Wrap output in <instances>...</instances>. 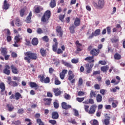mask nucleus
Masks as SVG:
<instances>
[{"label": "nucleus", "instance_id": "f257e3e1", "mask_svg": "<svg viewBox=\"0 0 125 125\" xmlns=\"http://www.w3.org/2000/svg\"><path fill=\"white\" fill-rule=\"evenodd\" d=\"M25 55L26 57H25L24 59L27 61V63H31V59H32V60H37L38 59L37 54L31 51L26 52L25 53Z\"/></svg>", "mask_w": 125, "mask_h": 125}, {"label": "nucleus", "instance_id": "f03ea898", "mask_svg": "<svg viewBox=\"0 0 125 125\" xmlns=\"http://www.w3.org/2000/svg\"><path fill=\"white\" fill-rule=\"evenodd\" d=\"M51 16V12L49 10H47L44 13L43 16L42 17L41 19V21L42 22H43L44 23H45L47 20L48 21L49 20V18H50ZM45 17L47 18V20H46V18H45Z\"/></svg>", "mask_w": 125, "mask_h": 125}, {"label": "nucleus", "instance_id": "7ed1b4c3", "mask_svg": "<svg viewBox=\"0 0 125 125\" xmlns=\"http://www.w3.org/2000/svg\"><path fill=\"white\" fill-rule=\"evenodd\" d=\"M44 74H40L38 76V78L40 79V82L44 83H50V79L48 77L44 78Z\"/></svg>", "mask_w": 125, "mask_h": 125}, {"label": "nucleus", "instance_id": "20e7f679", "mask_svg": "<svg viewBox=\"0 0 125 125\" xmlns=\"http://www.w3.org/2000/svg\"><path fill=\"white\" fill-rule=\"evenodd\" d=\"M105 5V1L104 0H99L98 3H95L94 4V6L96 8H99L100 9H102Z\"/></svg>", "mask_w": 125, "mask_h": 125}, {"label": "nucleus", "instance_id": "39448f33", "mask_svg": "<svg viewBox=\"0 0 125 125\" xmlns=\"http://www.w3.org/2000/svg\"><path fill=\"white\" fill-rule=\"evenodd\" d=\"M56 31L57 33V36H58L59 38L62 40L63 39V30H62V27H61L60 25L57 26L56 28Z\"/></svg>", "mask_w": 125, "mask_h": 125}, {"label": "nucleus", "instance_id": "423d86ee", "mask_svg": "<svg viewBox=\"0 0 125 125\" xmlns=\"http://www.w3.org/2000/svg\"><path fill=\"white\" fill-rule=\"evenodd\" d=\"M0 89H1L0 91V94L1 95H5L6 96H7V91H5V84H4V83H0Z\"/></svg>", "mask_w": 125, "mask_h": 125}, {"label": "nucleus", "instance_id": "0eeeda50", "mask_svg": "<svg viewBox=\"0 0 125 125\" xmlns=\"http://www.w3.org/2000/svg\"><path fill=\"white\" fill-rule=\"evenodd\" d=\"M105 119L102 120L103 124L105 125H110V120H111V117L108 115V114H104Z\"/></svg>", "mask_w": 125, "mask_h": 125}, {"label": "nucleus", "instance_id": "6e6552de", "mask_svg": "<svg viewBox=\"0 0 125 125\" xmlns=\"http://www.w3.org/2000/svg\"><path fill=\"white\" fill-rule=\"evenodd\" d=\"M101 31V30H100V29H96L94 32L92 33L91 35L88 37V39H93V37H97V36H99Z\"/></svg>", "mask_w": 125, "mask_h": 125}, {"label": "nucleus", "instance_id": "1a4fd4ad", "mask_svg": "<svg viewBox=\"0 0 125 125\" xmlns=\"http://www.w3.org/2000/svg\"><path fill=\"white\" fill-rule=\"evenodd\" d=\"M100 53V50H98L96 48H93L90 51V54L92 55L93 57H94L95 56H97L98 54Z\"/></svg>", "mask_w": 125, "mask_h": 125}, {"label": "nucleus", "instance_id": "9d476101", "mask_svg": "<svg viewBox=\"0 0 125 125\" xmlns=\"http://www.w3.org/2000/svg\"><path fill=\"white\" fill-rule=\"evenodd\" d=\"M94 64H90L87 63L85 64V68H86V72L87 74H90L91 73V71H92V68L93 67Z\"/></svg>", "mask_w": 125, "mask_h": 125}, {"label": "nucleus", "instance_id": "9b49d317", "mask_svg": "<svg viewBox=\"0 0 125 125\" xmlns=\"http://www.w3.org/2000/svg\"><path fill=\"white\" fill-rule=\"evenodd\" d=\"M3 74L9 76L10 75V66L8 65L4 66V69L3 70Z\"/></svg>", "mask_w": 125, "mask_h": 125}, {"label": "nucleus", "instance_id": "f8f14e48", "mask_svg": "<svg viewBox=\"0 0 125 125\" xmlns=\"http://www.w3.org/2000/svg\"><path fill=\"white\" fill-rule=\"evenodd\" d=\"M10 68L13 74H14L15 75H17V74H19V70H18V69L17 68L16 66H15V65L11 64Z\"/></svg>", "mask_w": 125, "mask_h": 125}, {"label": "nucleus", "instance_id": "ddd939ff", "mask_svg": "<svg viewBox=\"0 0 125 125\" xmlns=\"http://www.w3.org/2000/svg\"><path fill=\"white\" fill-rule=\"evenodd\" d=\"M96 108H97V105L96 104H93L91 105L89 111L88 112V114H94L95 113Z\"/></svg>", "mask_w": 125, "mask_h": 125}, {"label": "nucleus", "instance_id": "4468645a", "mask_svg": "<svg viewBox=\"0 0 125 125\" xmlns=\"http://www.w3.org/2000/svg\"><path fill=\"white\" fill-rule=\"evenodd\" d=\"M43 10V8L41 6H37L35 7L34 10V12L37 14L40 13L41 11Z\"/></svg>", "mask_w": 125, "mask_h": 125}, {"label": "nucleus", "instance_id": "2eb2a0df", "mask_svg": "<svg viewBox=\"0 0 125 125\" xmlns=\"http://www.w3.org/2000/svg\"><path fill=\"white\" fill-rule=\"evenodd\" d=\"M62 108L64 109V110H68V109H71L72 106L69 104H67V103L65 102H62Z\"/></svg>", "mask_w": 125, "mask_h": 125}, {"label": "nucleus", "instance_id": "dca6fc26", "mask_svg": "<svg viewBox=\"0 0 125 125\" xmlns=\"http://www.w3.org/2000/svg\"><path fill=\"white\" fill-rule=\"evenodd\" d=\"M8 84L13 87H16L18 86V84H19V83L16 81H9Z\"/></svg>", "mask_w": 125, "mask_h": 125}, {"label": "nucleus", "instance_id": "f3484780", "mask_svg": "<svg viewBox=\"0 0 125 125\" xmlns=\"http://www.w3.org/2000/svg\"><path fill=\"white\" fill-rule=\"evenodd\" d=\"M67 74V70L63 69L61 73H60V77L61 80H64L65 79V76Z\"/></svg>", "mask_w": 125, "mask_h": 125}, {"label": "nucleus", "instance_id": "a211bd4d", "mask_svg": "<svg viewBox=\"0 0 125 125\" xmlns=\"http://www.w3.org/2000/svg\"><path fill=\"white\" fill-rule=\"evenodd\" d=\"M9 6H10V4L9 3H7V1L6 0H4L3 6L2 9H5V10H7L8 8H9Z\"/></svg>", "mask_w": 125, "mask_h": 125}, {"label": "nucleus", "instance_id": "6ab92c4d", "mask_svg": "<svg viewBox=\"0 0 125 125\" xmlns=\"http://www.w3.org/2000/svg\"><path fill=\"white\" fill-rule=\"evenodd\" d=\"M43 101L45 102L44 105L47 106H50V104H51V101H52V99L50 98H44Z\"/></svg>", "mask_w": 125, "mask_h": 125}, {"label": "nucleus", "instance_id": "aec40b11", "mask_svg": "<svg viewBox=\"0 0 125 125\" xmlns=\"http://www.w3.org/2000/svg\"><path fill=\"white\" fill-rule=\"evenodd\" d=\"M0 54L2 56L7 54V49L6 47H1L0 49Z\"/></svg>", "mask_w": 125, "mask_h": 125}, {"label": "nucleus", "instance_id": "412c9836", "mask_svg": "<svg viewBox=\"0 0 125 125\" xmlns=\"http://www.w3.org/2000/svg\"><path fill=\"white\" fill-rule=\"evenodd\" d=\"M76 27L77 26L74 25V24H72L70 25L69 27V31L71 34H75L76 32Z\"/></svg>", "mask_w": 125, "mask_h": 125}, {"label": "nucleus", "instance_id": "4be33fe9", "mask_svg": "<svg viewBox=\"0 0 125 125\" xmlns=\"http://www.w3.org/2000/svg\"><path fill=\"white\" fill-rule=\"evenodd\" d=\"M53 91L55 94V96H59V95H61V91L59 90V89L58 88H53Z\"/></svg>", "mask_w": 125, "mask_h": 125}, {"label": "nucleus", "instance_id": "5701e85b", "mask_svg": "<svg viewBox=\"0 0 125 125\" xmlns=\"http://www.w3.org/2000/svg\"><path fill=\"white\" fill-rule=\"evenodd\" d=\"M62 63L63 65H64L65 67H67V68H71V69H73V65L72 64L68 63L63 60L62 61Z\"/></svg>", "mask_w": 125, "mask_h": 125}, {"label": "nucleus", "instance_id": "b1692460", "mask_svg": "<svg viewBox=\"0 0 125 125\" xmlns=\"http://www.w3.org/2000/svg\"><path fill=\"white\" fill-rule=\"evenodd\" d=\"M73 24L76 27H79L81 25V19L76 17L74 20V24Z\"/></svg>", "mask_w": 125, "mask_h": 125}, {"label": "nucleus", "instance_id": "393cba45", "mask_svg": "<svg viewBox=\"0 0 125 125\" xmlns=\"http://www.w3.org/2000/svg\"><path fill=\"white\" fill-rule=\"evenodd\" d=\"M59 118V114L57 111H53L52 113V119L53 120H57Z\"/></svg>", "mask_w": 125, "mask_h": 125}, {"label": "nucleus", "instance_id": "a878e982", "mask_svg": "<svg viewBox=\"0 0 125 125\" xmlns=\"http://www.w3.org/2000/svg\"><path fill=\"white\" fill-rule=\"evenodd\" d=\"M29 85L32 88L35 87V90H37V89H38L39 88V87H40V86L39 85H38V84H36V83H35V82H30L29 83Z\"/></svg>", "mask_w": 125, "mask_h": 125}, {"label": "nucleus", "instance_id": "bb28decb", "mask_svg": "<svg viewBox=\"0 0 125 125\" xmlns=\"http://www.w3.org/2000/svg\"><path fill=\"white\" fill-rule=\"evenodd\" d=\"M61 48L62 49L59 48L58 49V50H57V54H62V53H63V51L65 50V46L64 45H62Z\"/></svg>", "mask_w": 125, "mask_h": 125}, {"label": "nucleus", "instance_id": "cd10ccee", "mask_svg": "<svg viewBox=\"0 0 125 125\" xmlns=\"http://www.w3.org/2000/svg\"><path fill=\"white\" fill-rule=\"evenodd\" d=\"M49 5L51 8H54L56 6V0H51Z\"/></svg>", "mask_w": 125, "mask_h": 125}, {"label": "nucleus", "instance_id": "c85d7f7f", "mask_svg": "<svg viewBox=\"0 0 125 125\" xmlns=\"http://www.w3.org/2000/svg\"><path fill=\"white\" fill-rule=\"evenodd\" d=\"M108 70H109V66L105 65L104 66H102L101 67V70L102 72H103V73H106L108 71Z\"/></svg>", "mask_w": 125, "mask_h": 125}, {"label": "nucleus", "instance_id": "c756f323", "mask_svg": "<svg viewBox=\"0 0 125 125\" xmlns=\"http://www.w3.org/2000/svg\"><path fill=\"white\" fill-rule=\"evenodd\" d=\"M114 58L115 60H121L122 59V56L121 54L116 53L114 55Z\"/></svg>", "mask_w": 125, "mask_h": 125}, {"label": "nucleus", "instance_id": "7c9ffc66", "mask_svg": "<svg viewBox=\"0 0 125 125\" xmlns=\"http://www.w3.org/2000/svg\"><path fill=\"white\" fill-rule=\"evenodd\" d=\"M32 12H30L28 16H27V17L26 18V19L25 20V22L26 23H31V17H32Z\"/></svg>", "mask_w": 125, "mask_h": 125}, {"label": "nucleus", "instance_id": "2f4dec72", "mask_svg": "<svg viewBox=\"0 0 125 125\" xmlns=\"http://www.w3.org/2000/svg\"><path fill=\"white\" fill-rule=\"evenodd\" d=\"M15 97L16 100H19L20 98H23V97H22V95H21V94H20V93L19 92H16L15 94Z\"/></svg>", "mask_w": 125, "mask_h": 125}, {"label": "nucleus", "instance_id": "473e14b6", "mask_svg": "<svg viewBox=\"0 0 125 125\" xmlns=\"http://www.w3.org/2000/svg\"><path fill=\"white\" fill-rule=\"evenodd\" d=\"M39 43V39L37 38H34L32 40V44L33 45H38Z\"/></svg>", "mask_w": 125, "mask_h": 125}, {"label": "nucleus", "instance_id": "72a5a7b5", "mask_svg": "<svg viewBox=\"0 0 125 125\" xmlns=\"http://www.w3.org/2000/svg\"><path fill=\"white\" fill-rule=\"evenodd\" d=\"M40 53L43 57H45L46 56V50H44V49L42 48H41L40 49Z\"/></svg>", "mask_w": 125, "mask_h": 125}, {"label": "nucleus", "instance_id": "f704fd0d", "mask_svg": "<svg viewBox=\"0 0 125 125\" xmlns=\"http://www.w3.org/2000/svg\"><path fill=\"white\" fill-rule=\"evenodd\" d=\"M111 42L113 43H116V42H119V37L114 36L111 40Z\"/></svg>", "mask_w": 125, "mask_h": 125}, {"label": "nucleus", "instance_id": "c9c22d12", "mask_svg": "<svg viewBox=\"0 0 125 125\" xmlns=\"http://www.w3.org/2000/svg\"><path fill=\"white\" fill-rule=\"evenodd\" d=\"M97 102L100 103L102 102V96L98 94L96 97Z\"/></svg>", "mask_w": 125, "mask_h": 125}, {"label": "nucleus", "instance_id": "e433bc0d", "mask_svg": "<svg viewBox=\"0 0 125 125\" xmlns=\"http://www.w3.org/2000/svg\"><path fill=\"white\" fill-rule=\"evenodd\" d=\"M93 97H96V93L92 90L90 93V98H93Z\"/></svg>", "mask_w": 125, "mask_h": 125}, {"label": "nucleus", "instance_id": "4c0bfd02", "mask_svg": "<svg viewBox=\"0 0 125 125\" xmlns=\"http://www.w3.org/2000/svg\"><path fill=\"white\" fill-rule=\"evenodd\" d=\"M118 104H119V102L117 100L114 101V102L112 103V108H116L117 106H118Z\"/></svg>", "mask_w": 125, "mask_h": 125}, {"label": "nucleus", "instance_id": "58836bf2", "mask_svg": "<svg viewBox=\"0 0 125 125\" xmlns=\"http://www.w3.org/2000/svg\"><path fill=\"white\" fill-rule=\"evenodd\" d=\"M15 24L18 27H20L21 26V23L20 22V20L19 19V18H17L15 21Z\"/></svg>", "mask_w": 125, "mask_h": 125}, {"label": "nucleus", "instance_id": "ea45409f", "mask_svg": "<svg viewBox=\"0 0 125 125\" xmlns=\"http://www.w3.org/2000/svg\"><path fill=\"white\" fill-rule=\"evenodd\" d=\"M92 59H94V57L92 56L87 57L84 59V60H85V61H87V62H90V61H91Z\"/></svg>", "mask_w": 125, "mask_h": 125}, {"label": "nucleus", "instance_id": "a19ab883", "mask_svg": "<svg viewBox=\"0 0 125 125\" xmlns=\"http://www.w3.org/2000/svg\"><path fill=\"white\" fill-rule=\"evenodd\" d=\"M42 40L43 42H49V38H48V36H43L42 38Z\"/></svg>", "mask_w": 125, "mask_h": 125}, {"label": "nucleus", "instance_id": "79ce46f5", "mask_svg": "<svg viewBox=\"0 0 125 125\" xmlns=\"http://www.w3.org/2000/svg\"><path fill=\"white\" fill-rule=\"evenodd\" d=\"M14 40L16 42H20V41L21 40H22V39L20 38V36H16L15 37Z\"/></svg>", "mask_w": 125, "mask_h": 125}, {"label": "nucleus", "instance_id": "37998d69", "mask_svg": "<svg viewBox=\"0 0 125 125\" xmlns=\"http://www.w3.org/2000/svg\"><path fill=\"white\" fill-rule=\"evenodd\" d=\"M55 84L56 85H59V84H61V82L59 81V79H58V78L56 77L55 79Z\"/></svg>", "mask_w": 125, "mask_h": 125}, {"label": "nucleus", "instance_id": "c03bdc74", "mask_svg": "<svg viewBox=\"0 0 125 125\" xmlns=\"http://www.w3.org/2000/svg\"><path fill=\"white\" fill-rule=\"evenodd\" d=\"M57 48H58V44H54L52 46V49L54 52L57 51Z\"/></svg>", "mask_w": 125, "mask_h": 125}, {"label": "nucleus", "instance_id": "a18cd8bd", "mask_svg": "<svg viewBox=\"0 0 125 125\" xmlns=\"http://www.w3.org/2000/svg\"><path fill=\"white\" fill-rule=\"evenodd\" d=\"M36 122L39 125H44V123L40 118L37 119Z\"/></svg>", "mask_w": 125, "mask_h": 125}, {"label": "nucleus", "instance_id": "49530a36", "mask_svg": "<svg viewBox=\"0 0 125 125\" xmlns=\"http://www.w3.org/2000/svg\"><path fill=\"white\" fill-rule=\"evenodd\" d=\"M24 121L26 123H28L27 125H33V123H32V120H31V119H29V118H26L24 120Z\"/></svg>", "mask_w": 125, "mask_h": 125}, {"label": "nucleus", "instance_id": "de8ad7c7", "mask_svg": "<svg viewBox=\"0 0 125 125\" xmlns=\"http://www.w3.org/2000/svg\"><path fill=\"white\" fill-rule=\"evenodd\" d=\"M12 125H21V122L20 120L13 121V122H12Z\"/></svg>", "mask_w": 125, "mask_h": 125}, {"label": "nucleus", "instance_id": "09e8293b", "mask_svg": "<svg viewBox=\"0 0 125 125\" xmlns=\"http://www.w3.org/2000/svg\"><path fill=\"white\" fill-rule=\"evenodd\" d=\"M36 32H37V34H39V35L43 34V31H42V28H38L37 29Z\"/></svg>", "mask_w": 125, "mask_h": 125}, {"label": "nucleus", "instance_id": "8fccbe9b", "mask_svg": "<svg viewBox=\"0 0 125 125\" xmlns=\"http://www.w3.org/2000/svg\"><path fill=\"white\" fill-rule=\"evenodd\" d=\"M25 15V9H21L20 11V16L21 17H23Z\"/></svg>", "mask_w": 125, "mask_h": 125}, {"label": "nucleus", "instance_id": "3c124183", "mask_svg": "<svg viewBox=\"0 0 125 125\" xmlns=\"http://www.w3.org/2000/svg\"><path fill=\"white\" fill-rule=\"evenodd\" d=\"M54 104V107L55 109H58L59 108V104L56 102H54L53 103Z\"/></svg>", "mask_w": 125, "mask_h": 125}, {"label": "nucleus", "instance_id": "603ef678", "mask_svg": "<svg viewBox=\"0 0 125 125\" xmlns=\"http://www.w3.org/2000/svg\"><path fill=\"white\" fill-rule=\"evenodd\" d=\"M84 109L86 113H88L89 111V110H88V109H89V105L84 104Z\"/></svg>", "mask_w": 125, "mask_h": 125}, {"label": "nucleus", "instance_id": "864d4df0", "mask_svg": "<svg viewBox=\"0 0 125 125\" xmlns=\"http://www.w3.org/2000/svg\"><path fill=\"white\" fill-rule=\"evenodd\" d=\"M100 70L94 71L92 74V76H96L97 75H100Z\"/></svg>", "mask_w": 125, "mask_h": 125}, {"label": "nucleus", "instance_id": "5fc2aeb1", "mask_svg": "<svg viewBox=\"0 0 125 125\" xmlns=\"http://www.w3.org/2000/svg\"><path fill=\"white\" fill-rule=\"evenodd\" d=\"M7 106L8 107V110L10 111V112H11V111H12V110L14 109V106H11L9 104H7Z\"/></svg>", "mask_w": 125, "mask_h": 125}, {"label": "nucleus", "instance_id": "6e6d98bb", "mask_svg": "<svg viewBox=\"0 0 125 125\" xmlns=\"http://www.w3.org/2000/svg\"><path fill=\"white\" fill-rule=\"evenodd\" d=\"M77 101L78 102H80V103L83 102L84 100V97L83 98H76Z\"/></svg>", "mask_w": 125, "mask_h": 125}, {"label": "nucleus", "instance_id": "4d7b16f0", "mask_svg": "<svg viewBox=\"0 0 125 125\" xmlns=\"http://www.w3.org/2000/svg\"><path fill=\"white\" fill-rule=\"evenodd\" d=\"M71 62L73 64H77V63H79V59H73L71 60Z\"/></svg>", "mask_w": 125, "mask_h": 125}, {"label": "nucleus", "instance_id": "13d9d810", "mask_svg": "<svg viewBox=\"0 0 125 125\" xmlns=\"http://www.w3.org/2000/svg\"><path fill=\"white\" fill-rule=\"evenodd\" d=\"M64 98L65 99H66V100H69L71 98V96L70 95L67 94H64Z\"/></svg>", "mask_w": 125, "mask_h": 125}, {"label": "nucleus", "instance_id": "bf43d9fd", "mask_svg": "<svg viewBox=\"0 0 125 125\" xmlns=\"http://www.w3.org/2000/svg\"><path fill=\"white\" fill-rule=\"evenodd\" d=\"M83 84V78H80L79 79L78 81V85L79 86H81Z\"/></svg>", "mask_w": 125, "mask_h": 125}, {"label": "nucleus", "instance_id": "052dcab7", "mask_svg": "<svg viewBox=\"0 0 125 125\" xmlns=\"http://www.w3.org/2000/svg\"><path fill=\"white\" fill-rule=\"evenodd\" d=\"M49 123L50 124H51V125H56V124H57L56 121V120H49Z\"/></svg>", "mask_w": 125, "mask_h": 125}, {"label": "nucleus", "instance_id": "680f3d73", "mask_svg": "<svg viewBox=\"0 0 125 125\" xmlns=\"http://www.w3.org/2000/svg\"><path fill=\"white\" fill-rule=\"evenodd\" d=\"M11 56L13 57V58H16L17 57V53L15 52H12L11 53Z\"/></svg>", "mask_w": 125, "mask_h": 125}, {"label": "nucleus", "instance_id": "e2e57ef3", "mask_svg": "<svg viewBox=\"0 0 125 125\" xmlns=\"http://www.w3.org/2000/svg\"><path fill=\"white\" fill-rule=\"evenodd\" d=\"M59 19L61 21H63V19H64V18H65V15H60L59 17Z\"/></svg>", "mask_w": 125, "mask_h": 125}, {"label": "nucleus", "instance_id": "0e129e2a", "mask_svg": "<svg viewBox=\"0 0 125 125\" xmlns=\"http://www.w3.org/2000/svg\"><path fill=\"white\" fill-rule=\"evenodd\" d=\"M99 64H101V65H106V62L105 61H100L99 62Z\"/></svg>", "mask_w": 125, "mask_h": 125}, {"label": "nucleus", "instance_id": "69168bd1", "mask_svg": "<svg viewBox=\"0 0 125 125\" xmlns=\"http://www.w3.org/2000/svg\"><path fill=\"white\" fill-rule=\"evenodd\" d=\"M94 87L95 88V89H100V86L99 85V84H95L94 86Z\"/></svg>", "mask_w": 125, "mask_h": 125}, {"label": "nucleus", "instance_id": "338daca9", "mask_svg": "<svg viewBox=\"0 0 125 125\" xmlns=\"http://www.w3.org/2000/svg\"><path fill=\"white\" fill-rule=\"evenodd\" d=\"M106 30H107V34L108 35H110L111 34V27H110L109 26H107L106 27Z\"/></svg>", "mask_w": 125, "mask_h": 125}, {"label": "nucleus", "instance_id": "774afa93", "mask_svg": "<svg viewBox=\"0 0 125 125\" xmlns=\"http://www.w3.org/2000/svg\"><path fill=\"white\" fill-rule=\"evenodd\" d=\"M92 125H99L98 121L96 120H94L93 123L91 124Z\"/></svg>", "mask_w": 125, "mask_h": 125}]
</instances>
